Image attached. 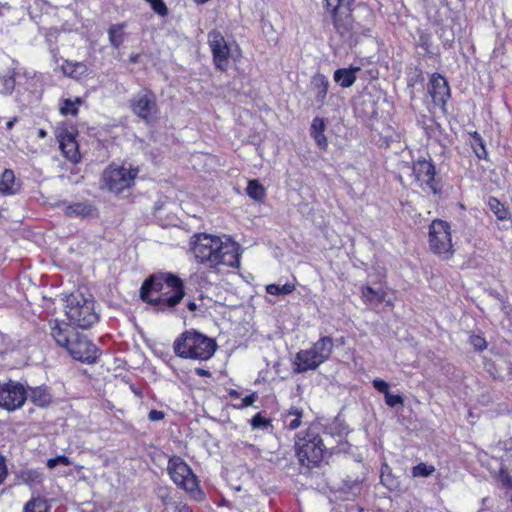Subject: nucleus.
Instances as JSON below:
<instances>
[{"label": "nucleus", "instance_id": "obj_17", "mask_svg": "<svg viewBox=\"0 0 512 512\" xmlns=\"http://www.w3.org/2000/svg\"><path fill=\"white\" fill-rule=\"evenodd\" d=\"M429 93L437 106H444L450 97V88L444 77L433 75L429 83Z\"/></svg>", "mask_w": 512, "mask_h": 512}, {"label": "nucleus", "instance_id": "obj_41", "mask_svg": "<svg viewBox=\"0 0 512 512\" xmlns=\"http://www.w3.org/2000/svg\"><path fill=\"white\" fill-rule=\"evenodd\" d=\"M312 137L314 138L319 148L325 149L327 147L328 141L324 133L314 134Z\"/></svg>", "mask_w": 512, "mask_h": 512}, {"label": "nucleus", "instance_id": "obj_44", "mask_svg": "<svg viewBox=\"0 0 512 512\" xmlns=\"http://www.w3.org/2000/svg\"><path fill=\"white\" fill-rule=\"evenodd\" d=\"M7 475V469L5 465V460L2 456H0V484L5 480Z\"/></svg>", "mask_w": 512, "mask_h": 512}, {"label": "nucleus", "instance_id": "obj_54", "mask_svg": "<svg viewBox=\"0 0 512 512\" xmlns=\"http://www.w3.org/2000/svg\"><path fill=\"white\" fill-rule=\"evenodd\" d=\"M137 58H138V55L131 56V57H130V60H131L132 62H136V61H137Z\"/></svg>", "mask_w": 512, "mask_h": 512}, {"label": "nucleus", "instance_id": "obj_16", "mask_svg": "<svg viewBox=\"0 0 512 512\" xmlns=\"http://www.w3.org/2000/svg\"><path fill=\"white\" fill-rule=\"evenodd\" d=\"M413 174L421 186H425L434 194L440 193L441 187L435 179L434 165L425 159L417 160L413 165Z\"/></svg>", "mask_w": 512, "mask_h": 512}, {"label": "nucleus", "instance_id": "obj_3", "mask_svg": "<svg viewBox=\"0 0 512 512\" xmlns=\"http://www.w3.org/2000/svg\"><path fill=\"white\" fill-rule=\"evenodd\" d=\"M51 336L57 345L68 351L73 359L84 363L96 361L98 352L96 346L68 323H56L51 329Z\"/></svg>", "mask_w": 512, "mask_h": 512}, {"label": "nucleus", "instance_id": "obj_33", "mask_svg": "<svg viewBox=\"0 0 512 512\" xmlns=\"http://www.w3.org/2000/svg\"><path fill=\"white\" fill-rule=\"evenodd\" d=\"M81 102L82 101L80 98H76L75 101H72L70 99H65L63 101L62 106L60 107V112L63 115L71 114V115L75 116L78 113V105H80Z\"/></svg>", "mask_w": 512, "mask_h": 512}, {"label": "nucleus", "instance_id": "obj_39", "mask_svg": "<svg viewBox=\"0 0 512 512\" xmlns=\"http://www.w3.org/2000/svg\"><path fill=\"white\" fill-rule=\"evenodd\" d=\"M372 384L377 391L384 395L389 392V384L382 379H374Z\"/></svg>", "mask_w": 512, "mask_h": 512}, {"label": "nucleus", "instance_id": "obj_38", "mask_svg": "<svg viewBox=\"0 0 512 512\" xmlns=\"http://www.w3.org/2000/svg\"><path fill=\"white\" fill-rule=\"evenodd\" d=\"M385 403L389 407L403 404V398L400 395H392L390 392L385 394Z\"/></svg>", "mask_w": 512, "mask_h": 512}, {"label": "nucleus", "instance_id": "obj_1", "mask_svg": "<svg viewBox=\"0 0 512 512\" xmlns=\"http://www.w3.org/2000/svg\"><path fill=\"white\" fill-rule=\"evenodd\" d=\"M193 239L191 250L197 262L217 270L220 266H240L239 245L231 239L205 233L196 234Z\"/></svg>", "mask_w": 512, "mask_h": 512}, {"label": "nucleus", "instance_id": "obj_31", "mask_svg": "<svg viewBox=\"0 0 512 512\" xmlns=\"http://www.w3.org/2000/svg\"><path fill=\"white\" fill-rule=\"evenodd\" d=\"M295 290V285L286 283L284 285L269 284L266 286V292L271 295H288Z\"/></svg>", "mask_w": 512, "mask_h": 512}, {"label": "nucleus", "instance_id": "obj_15", "mask_svg": "<svg viewBox=\"0 0 512 512\" xmlns=\"http://www.w3.org/2000/svg\"><path fill=\"white\" fill-rule=\"evenodd\" d=\"M208 42L216 68L225 71L229 62L230 49L223 35L219 31L213 30L208 33Z\"/></svg>", "mask_w": 512, "mask_h": 512}, {"label": "nucleus", "instance_id": "obj_26", "mask_svg": "<svg viewBox=\"0 0 512 512\" xmlns=\"http://www.w3.org/2000/svg\"><path fill=\"white\" fill-rule=\"evenodd\" d=\"M487 204L498 220L503 221L508 219L507 209L497 198L489 197Z\"/></svg>", "mask_w": 512, "mask_h": 512}, {"label": "nucleus", "instance_id": "obj_48", "mask_svg": "<svg viewBox=\"0 0 512 512\" xmlns=\"http://www.w3.org/2000/svg\"><path fill=\"white\" fill-rule=\"evenodd\" d=\"M503 482L505 485H509L512 488V477L509 475H506L503 479Z\"/></svg>", "mask_w": 512, "mask_h": 512}, {"label": "nucleus", "instance_id": "obj_29", "mask_svg": "<svg viewBox=\"0 0 512 512\" xmlns=\"http://www.w3.org/2000/svg\"><path fill=\"white\" fill-rule=\"evenodd\" d=\"M47 501L41 497L32 498L24 506V512H47Z\"/></svg>", "mask_w": 512, "mask_h": 512}, {"label": "nucleus", "instance_id": "obj_22", "mask_svg": "<svg viewBox=\"0 0 512 512\" xmlns=\"http://www.w3.org/2000/svg\"><path fill=\"white\" fill-rule=\"evenodd\" d=\"M29 399L35 405L39 407H46L51 402V394L48 392L46 387H34L30 388Z\"/></svg>", "mask_w": 512, "mask_h": 512}, {"label": "nucleus", "instance_id": "obj_53", "mask_svg": "<svg viewBox=\"0 0 512 512\" xmlns=\"http://www.w3.org/2000/svg\"><path fill=\"white\" fill-rule=\"evenodd\" d=\"M230 395H231V396L238 397V395H239V394H238V392H237V391L232 390V391L230 392Z\"/></svg>", "mask_w": 512, "mask_h": 512}, {"label": "nucleus", "instance_id": "obj_32", "mask_svg": "<svg viewBox=\"0 0 512 512\" xmlns=\"http://www.w3.org/2000/svg\"><path fill=\"white\" fill-rule=\"evenodd\" d=\"M0 81L2 83L1 92L5 94L11 93L15 88L14 71L9 70L7 74L0 76Z\"/></svg>", "mask_w": 512, "mask_h": 512}, {"label": "nucleus", "instance_id": "obj_12", "mask_svg": "<svg viewBox=\"0 0 512 512\" xmlns=\"http://www.w3.org/2000/svg\"><path fill=\"white\" fill-rule=\"evenodd\" d=\"M131 109L139 118L149 122L158 114L155 94L147 89L141 90L131 99Z\"/></svg>", "mask_w": 512, "mask_h": 512}, {"label": "nucleus", "instance_id": "obj_21", "mask_svg": "<svg viewBox=\"0 0 512 512\" xmlns=\"http://www.w3.org/2000/svg\"><path fill=\"white\" fill-rule=\"evenodd\" d=\"M303 417V411L296 407H291L289 410L283 413L282 421L284 427L289 430L297 429L301 424Z\"/></svg>", "mask_w": 512, "mask_h": 512}, {"label": "nucleus", "instance_id": "obj_11", "mask_svg": "<svg viewBox=\"0 0 512 512\" xmlns=\"http://www.w3.org/2000/svg\"><path fill=\"white\" fill-rule=\"evenodd\" d=\"M167 470L177 486L188 492H193L197 489L198 482L196 476L180 457H172L168 462Z\"/></svg>", "mask_w": 512, "mask_h": 512}, {"label": "nucleus", "instance_id": "obj_47", "mask_svg": "<svg viewBox=\"0 0 512 512\" xmlns=\"http://www.w3.org/2000/svg\"><path fill=\"white\" fill-rule=\"evenodd\" d=\"M363 104H367L369 106V110L368 111H375L374 102H373L372 99H370V98L364 99L363 100Z\"/></svg>", "mask_w": 512, "mask_h": 512}, {"label": "nucleus", "instance_id": "obj_35", "mask_svg": "<svg viewBox=\"0 0 512 512\" xmlns=\"http://www.w3.org/2000/svg\"><path fill=\"white\" fill-rule=\"evenodd\" d=\"M71 464L70 459L65 455H59L55 458H51L47 461V466L50 469H54L58 465L69 466Z\"/></svg>", "mask_w": 512, "mask_h": 512}, {"label": "nucleus", "instance_id": "obj_51", "mask_svg": "<svg viewBox=\"0 0 512 512\" xmlns=\"http://www.w3.org/2000/svg\"><path fill=\"white\" fill-rule=\"evenodd\" d=\"M14 122H15V119L8 121L7 124H6L7 128L11 129L13 127V125H14Z\"/></svg>", "mask_w": 512, "mask_h": 512}, {"label": "nucleus", "instance_id": "obj_45", "mask_svg": "<svg viewBox=\"0 0 512 512\" xmlns=\"http://www.w3.org/2000/svg\"><path fill=\"white\" fill-rule=\"evenodd\" d=\"M473 344H474V346H475L476 348H478V349H482V348H483V346L485 345V340H484L483 338H481V337H475V338L473 339Z\"/></svg>", "mask_w": 512, "mask_h": 512}, {"label": "nucleus", "instance_id": "obj_42", "mask_svg": "<svg viewBox=\"0 0 512 512\" xmlns=\"http://www.w3.org/2000/svg\"><path fill=\"white\" fill-rule=\"evenodd\" d=\"M258 399V395L256 393H252L250 395H247L242 399V404L240 407H249L253 405V403Z\"/></svg>", "mask_w": 512, "mask_h": 512}, {"label": "nucleus", "instance_id": "obj_23", "mask_svg": "<svg viewBox=\"0 0 512 512\" xmlns=\"http://www.w3.org/2000/svg\"><path fill=\"white\" fill-rule=\"evenodd\" d=\"M15 175L10 169H6L0 177V193L13 194L15 193Z\"/></svg>", "mask_w": 512, "mask_h": 512}, {"label": "nucleus", "instance_id": "obj_13", "mask_svg": "<svg viewBox=\"0 0 512 512\" xmlns=\"http://www.w3.org/2000/svg\"><path fill=\"white\" fill-rule=\"evenodd\" d=\"M27 398V392L22 384L13 381L0 384V407L14 411L20 408Z\"/></svg>", "mask_w": 512, "mask_h": 512}, {"label": "nucleus", "instance_id": "obj_4", "mask_svg": "<svg viewBox=\"0 0 512 512\" xmlns=\"http://www.w3.org/2000/svg\"><path fill=\"white\" fill-rule=\"evenodd\" d=\"M335 31L349 46L356 45L364 34L362 27L352 17L354 0H325Z\"/></svg>", "mask_w": 512, "mask_h": 512}, {"label": "nucleus", "instance_id": "obj_40", "mask_svg": "<svg viewBox=\"0 0 512 512\" xmlns=\"http://www.w3.org/2000/svg\"><path fill=\"white\" fill-rule=\"evenodd\" d=\"M251 425L254 428H261L267 426L268 421L258 413L252 418Z\"/></svg>", "mask_w": 512, "mask_h": 512}, {"label": "nucleus", "instance_id": "obj_24", "mask_svg": "<svg viewBox=\"0 0 512 512\" xmlns=\"http://www.w3.org/2000/svg\"><path fill=\"white\" fill-rule=\"evenodd\" d=\"M362 298L370 304H378L384 301L385 292L381 288L374 289L370 286H365L362 288Z\"/></svg>", "mask_w": 512, "mask_h": 512}, {"label": "nucleus", "instance_id": "obj_43", "mask_svg": "<svg viewBox=\"0 0 512 512\" xmlns=\"http://www.w3.org/2000/svg\"><path fill=\"white\" fill-rule=\"evenodd\" d=\"M165 417V414L164 412L162 411H159V410H151L148 414V419L150 421H160L162 420L163 418Z\"/></svg>", "mask_w": 512, "mask_h": 512}, {"label": "nucleus", "instance_id": "obj_36", "mask_svg": "<svg viewBox=\"0 0 512 512\" xmlns=\"http://www.w3.org/2000/svg\"><path fill=\"white\" fill-rule=\"evenodd\" d=\"M418 46H420L425 52H429L431 46V37L429 34L422 31L419 32Z\"/></svg>", "mask_w": 512, "mask_h": 512}, {"label": "nucleus", "instance_id": "obj_18", "mask_svg": "<svg viewBox=\"0 0 512 512\" xmlns=\"http://www.w3.org/2000/svg\"><path fill=\"white\" fill-rule=\"evenodd\" d=\"M310 89L314 94L315 103L321 108L326 103V97L329 89V81L323 74H316L311 78Z\"/></svg>", "mask_w": 512, "mask_h": 512}, {"label": "nucleus", "instance_id": "obj_55", "mask_svg": "<svg viewBox=\"0 0 512 512\" xmlns=\"http://www.w3.org/2000/svg\"><path fill=\"white\" fill-rule=\"evenodd\" d=\"M179 512H190V511L187 508H183Z\"/></svg>", "mask_w": 512, "mask_h": 512}, {"label": "nucleus", "instance_id": "obj_20", "mask_svg": "<svg viewBox=\"0 0 512 512\" xmlns=\"http://www.w3.org/2000/svg\"><path fill=\"white\" fill-rule=\"evenodd\" d=\"M94 207L88 202H76L65 207L64 213L68 217L89 218L94 215Z\"/></svg>", "mask_w": 512, "mask_h": 512}, {"label": "nucleus", "instance_id": "obj_2", "mask_svg": "<svg viewBox=\"0 0 512 512\" xmlns=\"http://www.w3.org/2000/svg\"><path fill=\"white\" fill-rule=\"evenodd\" d=\"M183 281L172 273H157L142 284L140 297L157 312L172 311L184 298Z\"/></svg>", "mask_w": 512, "mask_h": 512}, {"label": "nucleus", "instance_id": "obj_27", "mask_svg": "<svg viewBox=\"0 0 512 512\" xmlns=\"http://www.w3.org/2000/svg\"><path fill=\"white\" fill-rule=\"evenodd\" d=\"M64 71L69 76L75 79H80L82 76L87 74V66L82 62L77 63H67L64 66Z\"/></svg>", "mask_w": 512, "mask_h": 512}, {"label": "nucleus", "instance_id": "obj_37", "mask_svg": "<svg viewBox=\"0 0 512 512\" xmlns=\"http://www.w3.org/2000/svg\"><path fill=\"white\" fill-rule=\"evenodd\" d=\"M325 127V122L322 118H314L311 124V135L324 133Z\"/></svg>", "mask_w": 512, "mask_h": 512}, {"label": "nucleus", "instance_id": "obj_28", "mask_svg": "<svg viewBox=\"0 0 512 512\" xmlns=\"http://www.w3.org/2000/svg\"><path fill=\"white\" fill-rule=\"evenodd\" d=\"M470 142L476 156L479 159H485L487 156V151L482 137L477 132H474L471 134Z\"/></svg>", "mask_w": 512, "mask_h": 512}, {"label": "nucleus", "instance_id": "obj_50", "mask_svg": "<svg viewBox=\"0 0 512 512\" xmlns=\"http://www.w3.org/2000/svg\"><path fill=\"white\" fill-rule=\"evenodd\" d=\"M38 136L40 138H45L47 136V132L45 130H43V129H39Z\"/></svg>", "mask_w": 512, "mask_h": 512}, {"label": "nucleus", "instance_id": "obj_7", "mask_svg": "<svg viewBox=\"0 0 512 512\" xmlns=\"http://www.w3.org/2000/svg\"><path fill=\"white\" fill-rule=\"evenodd\" d=\"M333 348L334 343L330 336L321 337L311 348L300 350L296 354L295 371L302 373L317 369L330 358Z\"/></svg>", "mask_w": 512, "mask_h": 512}, {"label": "nucleus", "instance_id": "obj_10", "mask_svg": "<svg viewBox=\"0 0 512 512\" xmlns=\"http://www.w3.org/2000/svg\"><path fill=\"white\" fill-rule=\"evenodd\" d=\"M429 246L430 249L438 255H444L446 258L453 253L450 225L443 220H434L429 228Z\"/></svg>", "mask_w": 512, "mask_h": 512}, {"label": "nucleus", "instance_id": "obj_25", "mask_svg": "<svg viewBox=\"0 0 512 512\" xmlns=\"http://www.w3.org/2000/svg\"><path fill=\"white\" fill-rule=\"evenodd\" d=\"M123 29L124 24H114L108 30L109 41L111 45L115 48H119L123 43Z\"/></svg>", "mask_w": 512, "mask_h": 512}, {"label": "nucleus", "instance_id": "obj_46", "mask_svg": "<svg viewBox=\"0 0 512 512\" xmlns=\"http://www.w3.org/2000/svg\"><path fill=\"white\" fill-rule=\"evenodd\" d=\"M195 373L199 376H204V377H210L211 376V373L206 370V369H203V368H196L195 369Z\"/></svg>", "mask_w": 512, "mask_h": 512}, {"label": "nucleus", "instance_id": "obj_30", "mask_svg": "<svg viewBox=\"0 0 512 512\" xmlns=\"http://www.w3.org/2000/svg\"><path fill=\"white\" fill-rule=\"evenodd\" d=\"M246 192L250 198L256 201H260L265 197V189L257 180H250L248 182Z\"/></svg>", "mask_w": 512, "mask_h": 512}, {"label": "nucleus", "instance_id": "obj_5", "mask_svg": "<svg viewBox=\"0 0 512 512\" xmlns=\"http://www.w3.org/2000/svg\"><path fill=\"white\" fill-rule=\"evenodd\" d=\"M173 348L178 357L206 361L214 355L217 343L196 330H187L174 341Z\"/></svg>", "mask_w": 512, "mask_h": 512}, {"label": "nucleus", "instance_id": "obj_6", "mask_svg": "<svg viewBox=\"0 0 512 512\" xmlns=\"http://www.w3.org/2000/svg\"><path fill=\"white\" fill-rule=\"evenodd\" d=\"M65 314L70 323L88 329L98 322L99 316L95 311L94 299L90 294L75 291L66 297Z\"/></svg>", "mask_w": 512, "mask_h": 512}, {"label": "nucleus", "instance_id": "obj_19", "mask_svg": "<svg viewBox=\"0 0 512 512\" xmlns=\"http://www.w3.org/2000/svg\"><path fill=\"white\" fill-rule=\"evenodd\" d=\"M360 70L358 66L337 69L333 75L334 81L343 88L351 87L356 81V73Z\"/></svg>", "mask_w": 512, "mask_h": 512}, {"label": "nucleus", "instance_id": "obj_14", "mask_svg": "<svg viewBox=\"0 0 512 512\" xmlns=\"http://www.w3.org/2000/svg\"><path fill=\"white\" fill-rule=\"evenodd\" d=\"M77 133L72 126L68 127L66 124L58 126L56 129V137L59 142L60 149L65 157L72 163L80 161V153L78 143L76 141Z\"/></svg>", "mask_w": 512, "mask_h": 512}, {"label": "nucleus", "instance_id": "obj_8", "mask_svg": "<svg viewBox=\"0 0 512 512\" xmlns=\"http://www.w3.org/2000/svg\"><path fill=\"white\" fill-rule=\"evenodd\" d=\"M138 172V168H133L132 165L128 167L126 165H110L102 174V187L115 194H120L132 187Z\"/></svg>", "mask_w": 512, "mask_h": 512}, {"label": "nucleus", "instance_id": "obj_34", "mask_svg": "<svg viewBox=\"0 0 512 512\" xmlns=\"http://www.w3.org/2000/svg\"><path fill=\"white\" fill-rule=\"evenodd\" d=\"M435 472V467L433 465H427L425 463H420L412 468V476L413 477H428Z\"/></svg>", "mask_w": 512, "mask_h": 512}, {"label": "nucleus", "instance_id": "obj_49", "mask_svg": "<svg viewBox=\"0 0 512 512\" xmlns=\"http://www.w3.org/2000/svg\"><path fill=\"white\" fill-rule=\"evenodd\" d=\"M187 307H188V309H189L190 311H195V310L197 309V305H196V303H195V302H189V303L187 304Z\"/></svg>", "mask_w": 512, "mask_h": 512}, {"label": "nucleus", "instance_id": "obj_9", "mask_svg": "<svg viewBox=\"0 0 512 512\" xmlns=\"http://www.w3.org/2000/svg\"><path fill=\"white\" fill-rule=\"evenodd\" d=\"M323 439L312 430H308L304 437L297 436L296 454L301 465L310 467L318 465L324 454Z\"/></svg>", "mask_w": 512, "mask_h": 512}, {"label": "nucleus", "instance_id": "obj_52", "mask_svg": "<svg viewBox=\"0 0 512 512\" xmlns=\"http://www.w3.org/2000/svg\"><path fill=\"white\" fill-rule=\"evenodd\" d=\"M194 1L198 4H204V3L208 2L209 0H194Z\"/></svg>", "mask_w": 512, "mask_h": 512}]
</instances>
